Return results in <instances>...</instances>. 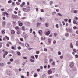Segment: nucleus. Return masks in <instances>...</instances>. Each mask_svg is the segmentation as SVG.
Returning <instances> with one entry per match:
<instances>
[{
	"instance_id": "nucleus-1",
	"label": "nucleus",
	"mask_w": 78,
	"mask_h": 78,
	"mask_svg": "<svg viewBox=\"0 0 78 78\" xmlns=\"http://www.w3.org/2000/svg\"><path fill=\"white\" fill-rule=\"evenodd\" d=\"M23 36L24 38H27V37H28V35L26 34L25 32H23Z\"/></svg>"
},
{
	"instance_id": "nucleus-2",
	"label": "nucleus",
	"mask_w": 78,
	"mask_h": 78,
	"mask_svg": "<svg viewBox=\"0 0 78 78\" xmlns=\"http://www.w3.org/2000/svg\"><path fill=\"white\" fill-rule=\"evenodd\" d=\"M22 10L25 12H28V11H30V9H28L26 8H23Z\"/></svg>"
},
{
	"instance_id": "nucleus-3",
	"label": "nucleus",
	"mask_w": 78,
	"mask_h": 78,
	"mask_svg": "<svg viewBox=\"0 0 78 78\" xmlns=\"http://www.w3.org/2000/svg\"><path fill=\"white\" fill-rule=\"evenodd\" d=\"M70 67L71 68L73 67H74V63L73 62L71 63L70 65Z\"/></svg>"
},
{
	"instance_id": "nucleus-4",
	"label": "nucleus",
	"mask_w": 78,
	"mask_h": 78,
	"mask_svg": "<svg viewBox=\"0 0 78 78\" xmlns=\"http://www.w3.org/2000/svg\"><path fill=\"white\" fill-rule=\"evenodd\" d=\"M52 73V70H51V69H50L48 71V73L49 75H50Z\"/></svg>"
},
{
	"instance_id": "nucleus-5",
	"label": "nucleus",
	"mask_w": 78,
	"mask_h": 78,
	"mask_svg": "<svg viewBox=\"0 0 78 78\" xmlns=\"http://www.w3.org/2000/svg\"><path fill=\"white\" fill-rule=\"evenodd\" d=\"M50 34V31H48L46 32L45 35H46V36H48Z\"/></svg>"
},
{
	"instance_id": "nucleus-6",
	"label": "nucleus",
	"mask_w": 78,
	"mask_h": 78,
	"mask_svg": "<svg viewBox=\"0 0 78 78\" xmlns=\"http://www.w3.org/2000/svg\"><path fill=\"white\" fill-rule=\"evenodd\" d=\"M38 33H39V34L41 35L42 34V30H40L38 31Z\"/></svg>"
},
{
	"instance_id": "nucleus-7",
	"label": "nucleus",
	"mask_w": 78,
	"mask_h": 78,
	"mask_svg": "<svg viewBox=\"0 0 78 78\" xmlns=\"http://www.w3.org/2000/svg\"><path fill=\"white\" fill-rule=\"evenodd\" d=\"M11 33L12 34H14L15 33V31L14 30H11Z\"/></svg>"
},
{
	"instance_id": "nucleus-8",
	"label": "nucleus",
	"mask_w": 78,
	"mask_h": 78,
	"mask_svg": "<svg viewBox=\"0 0 78 78\" xmlns=\"http://www.w3.org/2000/svg\"><path fill=\"white\" fill-rule=\"evenodd\" d=\"M1 33L2 34H5V30H2L1 31Z\"/></svg>"
},
{
	"instance_id": "nucleus-9",
	"label": "nucleus",
	"mask_w": 78,
	"mask_h": 78,
	"mask_svg": "<svg viewBox=\"0 0 78 78\" xmlns=\"http://www.w3.org/2000/svg\"><path fill=\"white\" fill-rule=\"evenodd\" d=\"M17 33L18 34H20V31L19 30H18L17 31Z\"/></svg>"
},
{
	"instance_id": "nucleus-10",
	"label": "nucleus",
	"mask_w": 78,
	"mask_h": 78,
	"mask_svg": "<svg viewBox=\"0 0 78 78\" xmlns=\"http://www.w3.org/2000/svg\"><path fill=\"white\" fill-rule=\"evenodd\" d=\"M73 71H76V67H74L73 69Z\"/></svg>"
},
{
	"instance_id": "nucleus-11",
	"label": "nucleus",
	"mask_w": 78,
	"mask_h": 78,
	"mask_svg": "<svg viewBox=\"0 0 78 78\" xmlns=\"http://www.w3.org/2000/svg\"><path fill=\"white\" fill-rule=\"evenodd\" d=\"M12 11V10L11 8L9 9L8 10V12H11V11Z\"/></svg>"
},
{
	"instance_id": "nucleus-12",
	"label": "nucleus",
	"mask_w": 78,
	"mask_h": 78,
	"mask_svg": "<svg viewBox=\"0 0 78 78\" xmlns=\"http://www.w3.org/2000/svg\"><path fill=\"white\" fill-rule=\"evenodd\" d=\"M34 76L35 77H37V74L34 73Z\"/></svg>"
},
{
	"instance_id": "nucleus-13",
	"label": "nucleus",
	"mask_w": 78,
	"mask_h": 78,
	"mask_svg": "<svg viewBox=\"0 0 78 78\" xmlns=\"http://www.w3.org/2000/svg\"><path fill=\"white\" fill-rule=\"evenodd\" d=\"M65 36H67V37H68V36H69V33H66L65 34Z\"/></svg>"
},
{
	"instance_id": "nucleus-14",
	"label": "nucleus",
	"mask_w": 78,
	"mask_h": 78,
	"mask_svg": "<svg viewBox=\"0 0 78 78\" xmlns=\"http://www.w3.org/2000/svg\"><path fill=\"white\" fill-rule=\"evenodd\" d=\"M70 48H73V45H72V43H71L70 44Z\"/></svg>"
},
{
	"instance_id": "nucleus-15",
	"label": "nucleus",
	"mask_w": 78,
	"mask_h": 78,
	"mask_svg": "<svg viewBox=\"0 0 78 78\" xmlns=\"http://www.w3.org/2000/svg\"><path fill=\"white\" fill-rule=\"evenodd\" d=\"M25 45L27 47H30V46H29V44L28 43H26Z\"/></svg>"
},
{
	"instance_id": "nucleus-16",
	"label": "nucleus",
	"mask_w": 78,
	"mask_h": 78,
	"mask_svg": "<svg viewBox=\"0 0 78 78\" xmlns=\"http://www.w3.org/2000/svg\"><path fill=\"white\" fill-rule=\"evenodd\" d=\"M30 58H32L33 59H35V58L34 57V56H31Z\"/></svg>"
},
{
	"instance_id": "nucleus-17",
	"label": "nucleus",
	"mask_w": 78,
	"mask_h": 78,
	"mask_svg": "<svg viewBox=\"0 0 78 78\" xmlns=\"http://www.w3.org/2000/svg\"><path fill=\"white\" fill-rule=\"evenodd\" d=\"M7 14H8V13L5 12H3V15H4V16H5V15H6Z\"/></svg>"
},
{
	"instance_id": "nucleus-18",
	"label": "nucleus",
	"mask_w": 78,
	"mask_h": 78,
	"mask_svg": "<svg viewBox=\"0 0 78 78\" xmlns=\"http://www.w3.org/2000/svg\"><path fill=\"white\" fill-rule=\"evenodd\" d=\"M22 30H23V31L25 30V27L24 26L22 27Z\"/></svg>"
},
{
	"instance_id": "nucleus-19",
	"label": "nucleus",
	"mask_w": 78,
	"mask_h": 78,
	"mask_svg": "<svg viewBox=\"0 0 78 78\" xmlns=\"http://www.w3.org/2000/svg\"><path fill=\"white\" fill-rule=\"evenodd\" d=\"M2 25H4V26H5V24H6V23L5 22V21H3L2 22Z\"/></svg>"
},
{
	"instance_id": "nucleus-20",
	"label": "nucleus",
	"mask_w": 78,
	"mask_h": 78,
	"mask_svg": "<svg viewBox=\"0 0 78 78\" xmlns=\"http://www.w3.org/2000/svg\"><path fill=\"white\" fill-rule=\"evenodd\" d=\"M73 22L74 24H76V21L75 20H73Z\"/></svg>"
},
{
	"instance_id": "nucleus-21",
	"label": "nucleus",
	"mask_w": 78,
	"mask_h": 78,
	"mask_svg": "<svg viewBox=\"0 0 78 78\" xmlns=\"http://www.w3.org/2000/svg\"><path fill=\"white\" fill-rule=\"evenodd\" d=\"M56 64V63L55 62H53L52 63V65L53 66H55V64Z\"/></svg>"
},
{
	"instance_id": "nucleus-22",
	"label": "nucleus",
	"mask_w": 78,
	"mask_h": 78,
	"mask_svg": "<svg viewBox=\"0 0 78 78\" xmlns=\"http://www.w3.org/2000/svg\"><path fill=\"white\" fill-rule=\"evenodd\" d=\"M30 61L31 62H34V60H33L31 58H30Z\"/></svg>"
},
{
	"instance_id": "nucleus-23",
	"label": "nucleus",
	"mask_w": 78,
	"mask_h": 78,
	"mask_svg": "<svg viewBox=\"0 0 78 78\" xmlns=\"http://www.w3.org/2000/svg\"><path fill=\"white\" fill-rule=\"evenodd\" d=\"M8 3H12V1L9 0L8 1Z\"/></svg>"
},
{
	"instance_id": "nucleus-24",
	"label": "nucleus",
	"mask_w": 78,
	"mask_h": 78,
	"mask_svg": "<svg viewBox=\"0 0 78 78\" xmlns=\"http://www.w3.org/2000/svg\"><path fill=\"white\" fill-rule=\"evenodd\" d=\"M49 61L51 62H53V59L51 58H50Z\"/></svg>"
},
{
	"instance_id": "nucleus-25",
	"label": "nucleus",
	"mask_w": 78,
	"mask_h": 78,
	"mask_svg": "<svg viewBox=\"0 0 78 78\" xmlns=\"http://www.w3.org/2000/svg\"><path fill=\"white\" fill-rule=\"evenodd\" d=\"M32 31H33V29L32 28H30V33H32Z\"/></svg>"
},
{
	"instance_id": "nucleus-26",
	"label": "nucleus",
	"mask_w": 78,
	"mask_h": 78,
	"mask_svg": "<svg viewBox=\"0 0 78 78\" xmlns=\"http://www.w3.org/2000/svg\"><path fill=\"white\" fill-rule=\"evenodd\" d=\"M58 55H61V52L60 51L58 52Z\"/></svg>"
},
{
	"instance_id": "nucleus-27",
	"label": "nucleus",
	"mask_w": 78,
	"mask_h": 78,
	"mask_svg": "<svg viewBox=\"0 0 78 78\" xmlns=\"http://www.w3.org/2000/svg\"><path fill=\"white\" fill-rule=\"evenodd\" d=\"M16 30H18L19 29V27L18 26H16V27L15 28Z\"/></svg>"
},
{
	"instance_id": "nucleus-28",
	"label": "nucleus",
	"mask_w": 78,
	"mask_h": 78,
	"mask_svg": "<svg viewBox=\"0 0 78 78\" xmlns=\"http://www.w3.org/2000/svg\"><path fill=\"white\" fill-rule=\"evenodd\" d=\"M59 5H60V6H61L62 5V3L61 2H59Z\"/></svg>"
},
{
	"instance_id": "nucleus-29",
	"label": "nucleus",
	"mask_w": 78,
	"mask_h": 78,
	"mask_svg": "<svg viewBox=\"0 0 78 78\" xmlns=\"http://www.w3.org/2000/svg\"><path fill=\"white\" fill-rule=\"evenodd\" d=\"M41 12H44V10L43 9H41Z\"/></svg>"
},
{
	"instance_id": "nucleus-30",
	"label": "nucleus",
	"mask_w": 78,
	"mask_h": 78,
	"mask_svg": "<svg viewBox=\"0 0 78 78\" xmlns=\"http://www.w3.org/2000/svg\"><path fill=\"white\" fill-rule=\"evenodd\" d=\"M12 18H15V15H12Z\"/></svg>"
},
{
	"instance_id": "nucleus-31",
	"label": "nucleus",
	"mask_w": 78,
	"mask_h": 78,
	"mask_svg": "<svg viewBox=\"0 0 78 78\" xmlns=\"http://www.w3.org/2000/svg\"><path fill=\"white\" fill-rule=\"evenodd\" d=\"M45 25H46V27H48V23H46L45 24Z\"/></svg>"
},
{
	"instance_id": "nucleus-32",
	"label": "nucleus",
	"mask_w": 78,
	"mask_h": 78,
	"mask_svg": "<svg viewBox=\"0 0 78 78\" xmlns=\"http://www.w3.org/2000/svg\"><path fill=\"white\" fill-rule=\"evenodd\" d=\"M36 53L37 54H39V51H36Z\"/></svg>"
},
{
	"instance_id": "nucleus-33",
	"label": "nucleus",
	"mask_w": 78,
	"mask_h": 78,
	"mask_svg": "<svg viewBox=\"0 0 78 78\" xmlns=\"http://www.w3.org/2000/svg\"><path fill=\"white\" fill-rule=\"evenodd\" d=\"M56 41L55 40H54L53 42V44H56Z\"/></svg>"
},
{
	"instance_id": "nucleus-34",
	"label": "nucleus",
	"mask_w": 78,
	"mask_h": 78,
	"mask_svg": "<svg viewBox=\"0 0 78 78\" xmlns=\"http://www.w3.org/2000/svg\"><path fill=\"white\" fill-rule=\"evenodd\" d=\"M58 16H60V17H61L62 16V15L60 13H58Z\"/></svg>"
},
{
	"instance_id": "nucleus-35",
	"label": "nucleus",
	"mask_w": 78,
	"mask_h": 78,
	"mask_svg": "<svg viewBox=\"0 0 78 78\" xmlns=\"http://www.w3.org/2000/svg\"><path fill=\"white\" fill-rule=\"evenodd\" d=\"M66 30H67V32H70V29H68L67 28L66 29Z\"/></svg>"
},
{
	"instance_id": "nucleus-36",
	"label": "nucleus",
	"mask_w": 78,
	"mask_h": 78,
	"mask_svg": "<svg viewBox=\"0 0 78 78\" xmlns=\"http://www.w3.org/2000/svg\"><path fill=\"white\" fill-rule=\"evenodd\" d=\"M20 40L21 41H22V42H23V38H20Z\"/></svg>"
},
{
	"instance_id": "nucleus-37",
	"label": "nucleus",
	"mask_w": 78,
	"mask_h": 78,
	"mask_svg": "<svg viewBox=\"0 0 78 78\" xmlns=\"http://www.w3.org/2000/svg\"><path fill=\"white\" fill-rule=\"evenodd\" d=\"M64 21L65 22H67V21H68V19H65Z\"/></svg>"
},
{
	"instance_id": "nucleus-38",
	"label": "nucleus",
	"mask_w": 78,
	"mask_h": 78,
	"mask_svg": "<svg viewBox=\"0 0 78 78\" xmlns=\"http://www.w3.org/2000/svg\"><path fill=\"white\" fill-rule=\"evenodd\" d=\"M76 46L78 47V41H77L76 42Z\"/></svg>"
},
{
	"instance_id": "nucleus-39",
	"label": "nucleus",
	"mask_w": 78,
	"mask_h": 78,
	"mask_svg": "<svg viewBox=\"0 0 78 78\" xmlns=\"http://www.w3.org/2000/svg\"><path fill=\"white\" fill-rule=\"evenodd\" d=\"M2 46V43H0V48H1Z\"/></svg>"
},
{
	"instance_id": "nucleus-40",
	"label": "nucleus",
	"mask_w": 78,
	"mask_h": 78,
	"mask_svg": "<svg viewBox=\"0 0 78 78\" xmlns=\"http://www.w3.org/2000/svg\"><path fill=\"white\" fill-rule=\"evenodd\" d=\"M72 20H71V19H69L68 20V22L69 23H71V22Z\"/></svg>"
},
{
	"instance_id": "nucleus-41",
	"label": "nucleus",
	"mask_w": 78,
	"mask_h": 78,
	"mask_svg": "<svg viewBox=\"0 0 78 78\" xmlns=\"http://www.w3.org/2000/svg\"><path fill=\"white\" fill-rule=\"evenodd\" d=\"M18 50H20L21 49V47L20 46H19L18 47Z\"/></svg>"
},
{
	"instance_id": "nucleus-42",
	"label": "nucleus",
	"mask_w": 78,
	"mask_h": 78,
	"mask_svg": "<svg viewBox=\"0 0 78 78\" xmlns=\"http://www.w3.org/2000/svg\"><path fill=\"white\" fill-rule=\"evenodd\" d=\"M16 4L18 5H20V3L19 2H16Z\"/></svg>"
},
{
	"instance_id": "nucleus-43",
	"label": "nucleus",
	"mask_w": 78,
	"mask_h": 78,
	"mask_svg": "<svg viewBox=\"0 0 78 78\" xmlns=\"http://www.w3.org/2000/svg\"><path fill=\"white\" fill-rule=\"evenodd\" d=\"M27 76H29V75H30V73H29V72H27Z\"/></svg>"
},
{
	"instance_id": "nucleus-44",
	"label": "nucleus",
	"mask_w": 78,
	"mask_h": 78,
	"mask_svg": "<svg viewBox=\"0 0 78 78\" xmlns=\"http://www.w3.org/2000/svg\"><path fill=\"white\" fill-rule=\"evenodd\" d=\"M75 20H78V17H75Z\"/></svg>"
},
{
	"instance_id": "nucleus-45",
	"label": "nucleus",
	"mask_w": 78,
	"mask_h": 78,
	"mask_svg": "<svg viewBox=\"0 0 78 78\" xmlns=\"http://www.w3.org/2000/svg\"><path fill=\"white\" fill-rule=\"evenodd\" d=\"M56 28H59V25H58V24H56Z\"/></svg>"
},
{
	"instance_id": "nucleus-46",
	"label": "nucleus",
	"mask_w": 78,
	"mask_h": 78,
	"mask_svg": "<svg viewBox=\"0 0 78 78\" xmlns=\"http://www.w3.org/2000/svg\"><path fill=\"white\" fill-rule=\"evenodd\" d=\"M14 61V60H13V59L12 58H11L10 59V61H11V62H12Z\"/></svg>"
},
{
	"instance_id": "nucleus-47",
	"label": "nucleus",
	"mask_w": 78,
	"mask_h": 78,
	"mask_svg": "<svg viewBox=\"0 0 78 78\" xmlns=\"http://www.w3.org/2000/svg\"><path fill=\"white\" fill-rule=\"evenodd\" d=\"M5 37L6 38V39H7V40H9V37H8V36H5Z\"/></svg>"
},
{
	"instance_id": "nucleus-48",
	"label": "nucleus",
	"mask_w": 78,
	"mask_h": 78,
	"mask_svg": "<svg viewBox=\"0 0 78 78\" xmlns=\"http://www.w3.org/2000/svg\"><path fill=\"white\" fill-rule=\"evenodd\" d=\"M18 23L19 24L20 23H22V22L21 21H18Z\"/></svg>"
},
{
	"instance_id": "nucleus-49",
	"label": "nucleus",
	"mask_w": 78,
	"mask_h": 78,
	"mask_svg": "<svg viewBox=\"0 0 78 78\" xmlns=\"http://www.w3.org/2000/svg\"><path fill=\"white\" fill-rule=\"evenodd\" d=\"M20 52H17V55H20Z\"/></svg>"
},
{
	"instance_id": "nucleus-50",
	"label": "nucleus",
	"mask_w": 78,
	"mask_h": 78,
	"mask_svg": "<svg viewBox=\"0 0 78 78\" xmlns=\"http://www.w3.org/2000/svg\"><path fill=\"white\" fill-rule=\"evenodd\" d=\"M52 71H54V70H55V68H53L51 69Z\"/></svg>"
},
{
	"instance_id": "nucleus-51",
	"label": "nucleus",
	"mask_w": 78,
	"mask_h": 78,
	"mask_svg": "<svg viewBox=\"0 0 78 78\" xmlns=\"http://www.w3.org/2000/svg\"><path fill=\"white\" fill-rule=\"evenodd\" d=\"M12 50H14V49H15V48L13 46L12 47Z\"/></svg>"
},
{
	"instance_id": "nucleus-52",
	"label": "nucleus",
	"mask_w": 78,
	"mask_h": 78,
	"mask_svg": "<svg viewBox=\"0 0 78 78\" xmlns=\"http://www.w3.org/2000/svg\"><path fill=\"white\" fill-rule=\"evenodd\" d=\"M23 25V24L22 23H20V24H19V26H22Z\"/></svg>"
},
{
	"instance_id": "nucleus-53",
	"label": "nucleus",
	"mask_w": 78,
	"mask_h": 78,
	"mask_svg": "<svg viewBox=\"0 0 78 78\" xmlns=\"http://www.w3.org/2000/svg\"><path fill=\"white\" fill-rule=\"evenodd\" d=\"M33 34L34 35H35L36 34V33H35V31H33Z\"/></svg>"
},
{
	"instance_id": "nucleus-54",
	"label": "nucleus",
	"mask_w": 78,
	"mask_h": 78,
	"mask_svg": "<svg viewBox=\"0 0 78 78\" xmlns=\"http://www.w3.org/2000/svg\"><path fill=\"white\" fill-rule=\"evenodd\" d=\"M25 23L27 25H28V23H30L28 22H25Z\"/></svg>"
},
{
	"instance_id": "nucleus-55",
	"label": "nucleus",
	"mask_w": 78,
	"mask_h": 78,
	"mask_svg": "<svg viewBox=\"0 0 78 78\" xmlns=\"http://www.w3.org/2000/svg\"><path fill=\"white\" fill-rule=\"evenodd\" d=\"M56 14V12H53L52 13V15H54V14Z\"/></svg>"
},
{
	"instance_id": "nucleus-56",
	"label": "nucleus",
	"mask_w": 78,
	"mask_h": 78,
	"mask_svg": "<svg viewBox=\"0 0 78 78\" xmlns=\"http://www.w3.org/2000/svg\"><path fill=\"white\" fill-rule=\"evenodd\" d=\"M73 12L74 13H76V12H77V11L76 10H74L73 11Z\"/></svg>"
},
{
	"instance_id": "nucleus-57",
	"label": "nucleus",
	"mask_w": 78,
	"mask_h": 78,
	"mask_svg": "<svg viewBox=\"0 0 78 78\" xmlns=\"http://www.w3.org/2000/svg\"><path fill=\"white\" fill-rule=\"evenodd\" d=\"M76 57L77 58H78V54H76L75 55Z\"/></svg>"
},
{
	"instance_id": "nucleus-58",
	"label": "nucleus",
	"mask_w": 78,
	"mask_h": 78,
	"mask_svg": "<svg viewBox=\"0 0 78 78\" xmlns=\"http://www.w3.org/2000/svg\"><path fill=\"white\" fill-rule=\"evenodd\" d=\"M4 54H5V55H6L8 54V52L5 51Z\"/></svg>"
},
{
	"instance_id": "nucleus-59",
	"label": "nucleus",
	"mask_w": 78,
	"mask_h": 78,
	"mask_svg": "<svg viewBox=\"0 0 78 78\" xmlns=\"http://www.w3.org/2000/svg\"><path fill=\"white\" fill-rule=\"evenodd\" d=\"M44 50L45 51H47V49L46 48H44Z\"/></svg>"
},
{
	"instance_id": "nucleus-60",
	"label": "nucleus",
	"mask_w": 78,
	"mask_h": 78,
	"mask_svg": "<svg viewBox=\"0 0 78 78\" xmlns=\"http://www.w3.org/2000/svg\"><path fill=\"white\" fill-rule=\"evenodd\" d=\"M50 5H52V4H53V2L52 1H51L50 2Z\"/></svg>"
},
{
	"instance_id": "nucleus-61",
	"label": "nucleus",
	"mask_w": 78,
	"mask_h": 78,
	"mask_svg": "<svg viewBox=\"0 0 78 78\" xmlns=\"http://www.w3.org/2000/svg\"><path fill=\"white\" fill-rule=\"evenodd\" d=\"M57 35V33H54V36H56Z\"/></svg>"
},
{
	"instance_id": "nucleus-62",
	"label": "nucleus",
	"mask_w": 78,
	"mask_h": 78,
	"mask_svg": "<svg viewBox=\"0 0 78 78\" xmlns=\"http://www.w3.org/2000/svg\"><path fill=\"white\" fill-rule=\"evenodd\" d=\"M14 12L15 14H17V12H16V11H14Z\"/></svg>"
},
{
	"instance_id": "nucleus-63",
	"label": "nucleus",
	"mask_w": 78,
	"mask_h": 78,
	"mask_svg": "<svg viewBox=\"0 0 78 78\" xmlns=\"http://www.w3.org/2000/svg\"><path fill=\"white\" fill-rule=\"evenodd\" d=\"M61 59H62L63 58V55H61L60 57Z\"/></svg>"
},
{
	"instance_id": "nucleus-64",
	"label": "nucleus",
	"mask_w": 78,
	"mask_h": 78,
	"mask_svg": "<svg viewBox=\"0 0 78 78\" xmlns=\"http://www.w3.org/2000/svg\"><path fill=\"white\" fill-rule=\"evenodd\" d=\"M5 56H6L5 55V54H4L3 56V58H5Z\"/></svg>"
}]
</instances>
